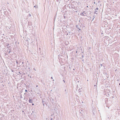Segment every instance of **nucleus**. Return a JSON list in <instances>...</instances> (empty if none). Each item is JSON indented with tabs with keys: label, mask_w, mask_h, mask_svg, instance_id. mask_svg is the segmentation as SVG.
<instances>
[{
	"label": "nucleus",
	"mask_w": 120,
	"mask_h": 120,
	"mask_svg": "<svg viewBox=\"0 0 120 120\" xmlns=\"http://www.w3.org/2000/svg\"><path fill=\"white\" fill-rule=\"evenodd\" d=\"M41 103L43 104V105L44 107L45 104L46 105H47V104H46L45 101L44 99H42Z\"/></svg>",
	"instance_id": "1"
},
{
	"label": "nucleus",
	"mask_w": 120,
	"mask_h": 120,
	"mask_svg": "<svg viewBox=\"0 0 120 120\" xmlns=\"http://www.w3.org/2000/svg\"><path fill=\"white\" fill-rule=\"evenodd\" d=\"M81 27V26L80 25H76V27L78 29H79V30H81V29H80V28Z\"/></svg>",
	"instance_id": "2"
},
{
	"label": "nucleus",
	"mask_w": 120,
	"mask_h": 120,
	"mask_svg": "<svg viewBox=\"0 0 120 120\" xmlns=\"http://www.w3.org/2000/svg\"><path fill=\"white\" fill-rule=\"evenodd\" d=\"M5 10H5L4 9H2L0 11H1V13H2V12L4 13V12H5V11H6Z\"/></svg>",
	"instance_id": "3"
},
{
	"label": "nucleus",
	"mask_w": 120,
	"mask_h": 120,
	"mask_svg": "<svg viewBox=\"0 0 120 120\" xmlns=\"http://www.w3.org/2000/svg\"><path fill=\"white\" fill-rule=\"evenodd\" d=\"M83 16H85L87 15L86 12L85 11H84L83 12Z\"/></svg>",
	"instance_id": "4"
},
{
	"label": "nucleus",
	"mask_w": 120,
	"mask_h": 120,
	"mask_svg": "<svg viewBox=\"0 0 120 120\" xmlns=\"http://www.w3.org/2000/svg\"><path fill=\"white\" fill-rule=\"evenodd\" d=\"M98 8H96L95 9V11L94 12V13L97 14V10H98Z\"/></svg>",
	"instance_id": "5"
},
{
	"label": "nucleus",
	"mask_w": 120,
	"mask_h": 120,
	"mask_svg": "<svg viewBox=\"0 0 120 120\" xmlns=\"http://www.w3.org/2000/svg\"><path fill=\"white\" fill-rule=\"evenodd\" d=\"M29 102L30 103H33V100L32 99H30V98H29Z\"/></svg>",
	"instance_id": "6"
},
{
	"label": "nucleus",
	"mask_w": 120,
	"mask_h": 120,
	"mask_svg": "<svg viewBox=\"0 0 120 120\" xmlns=\"http://www.w3.org/2000/svg\"><path fill=\"white\" fill-rule=\"evenodd\" d=\"M108 37L107 36H105L104 37V38L105 39H107L108 38Z\"/></svg>",
	"instance_id": "7"
},
{
	"label": "nucleus",
	"mask_w": 120,
	"mask_h": 120,
	"mask_svg": "<svg viewBox=\"0 0 120 120\" xmlns=\"http://www.w3.org/2000/svg\"><path fill=\"white\" fill-rule=\"evenodd\" d=\"M92 112L94 114V112H95V111L94 110H92Z\"/></svg>",
	"instance_id": "8"
},
{
	"label": "nucleus",
	"mask_w": 120,
	"mask_h": 120,
	"mask_svg": "<svg viewBox=\"0 0 120 120\" xmlns=\"http://www.w3.org/2000/svg\"><path fill=\"white\" fill-rule=\"evenodd\" d=\"M80 15H82V16H83V12H82V13H81L80 14Z\"/></svg>",
	"instance_id": "9"
},
{
	"label": "nucleus",
	"mask_w": 120,
	"mask_h": 120,
	"mask_svg": "<svg viewBox=\"0 0 120 120\" xmlns=\"http://www.w3.org/2000/svg\"><path fill=\"white\" fill-rule=\"evenodd\" d=\"M52 100H51V99H50V100H51V101H54V99H52Z\"/></svg>",
	"instance_id": "10"
},
{
	"label": "nucleus",
	"mask_w": 120,
	"mask_h": 120,
	"mask_svg": "<svg viewBox=\"0 0 120 120\" xmlns=\"http://www.w3.org/2000/svg\"><path fill=\"white\" fill-rule=\"evenodd\" d=\"M29 17H31V14H29Z\"/></svg>",
	"instance_id": "11"
},
{
	"label": "nucleus",
	"mask_w": 120,
	"mask_h": 120,
	"mask_svg": "<svg viewBox=\"0 0 120 120\" xmlns=\"http://www.w3.org/2000/svg\"><path fill=\"white\" fill-rule=\"evenodd\" d=\"M68 31V32H69V33H71V31Z\"/></svg>",
	"instance_id": "12"
},
{
	"label": "nucleus",
	"mask_w": 120,
	"mask_h": 120,
	"mask_svg": "<svg viewBox=\"0 0 120 120\" xmlns=\"http://www.w3.org/2000/svg\"><path fill=\"white\" fill-rule=\"evenodd\" d=\"M83 57H84V56H83V55H82V57H81V58H82H82H83Z\"/></svg>",
	"instance_id": "13"
},
{
	"label": "nucleus",
	"mask_w": 120,
	"mask_h": 120,
	"mask_svg": "<svg viewBox=\"0 0 120 120\" xmlns=\"http://www.w3.org/2000/svg\"><path fill=\"white\" fill-rule=\"evenodd\" d=\"M6 44V45H7V46L9 45V44H8V43H7Z\"/></svg>",
	"instance_id": "14"
},
{
	"label": "nucleus",
	"mask_w": 120,
	"mask_h": 120,
	"mask_svg": "<svg viewBox=\"0 0 120 120\" xmlns=\"http://www.w3.org/2000/svg\"><path fill=\"white\" fill-rule=\"evenodd\" d=\"M101 67H102V66H103V65L102 64H101Z\"/></svg>",
	"instance_id": "15"
},
{
	"label": "nucleus",
	"mask_w": 120,
	"mask_h": 120,
	"mask_svg": "<svg viewBox=\"0 0 120 120\" xmlns=\"http://www.w3.org/2000/svg\"><path fill=\"white\" fill-rule=\"evenodd\" d=\"M80 89H79V90H78V91L79 92H80Z\"/></svg>",
	"instance_id": "16"
},
{
	"label": "nucleus",
	"mask_w": 120,
	"mask_h": 120,
	"mask_svg": "<svg viewBox=\"0 0 120 120\" xmlns=\"http://www.w3.org/2000/svg\"><path fill=\"white\" fill-rule=\"evenodd\" d=\"M25 91L26 92H27V90H25Z\"/></svg>",
	"instance_id": "17"
},
{
	"label": "nucleus",
	"mask_w": 120,
	"mask_h": 120,
	"mask_svg": "<svg viewBox=\"0 0 120 120\" xmlns=\"http://www.w3.org/2000/svg\"><path fill=\"white\" fill-rule=\"evenodd\" d=\"M34 105V103H32V105Z\"/></svg>",
	"instance_id": "18"
},
{
	"label": "nucleus",
	"mask_w": 120,
	"mask_h": 120,
	"mask_svg": "<svg viewBox=\"0 0 120 120\" xmlns=\"http://www.w3.org/2000/svg\"><path fill=\"white\" fill-rule=\"evenodd\" d=\"M52 118H51L50 120H52Z\"/></svg>",
	"instance_id": "19"
},
{
	"label": "nucleus",
	"mask_w": 120,
	"mask_h": 120,
	"mask_svg": "<svg viewBox=\"0 0 120 120\" xmlns=\"http://www.w3.org/2000/svg\"><path fill=\"white\" fill-rule=\"evenodd\" d=\"M63 81L64 83L65 82V81L64 80H63Z\"/></svg>",
	"instance_id": "20"
},
{
	"label": "nucleus",
	"mask_w": 120,
	"mask_h": 120,
	"mask_svg": "<svg viewBox=\"0 0 120 120\" xmlns=\"http://www.w3.org/2000/svg\"><path fill=\"white\" fill-rule=\"evenodd\" d=\"M51 78L52 79H53V77H51Z\"/></svg>",
	"instance_id": "21"
},
{
	"label": "nucleus",
	"mask_w": 120,
	"mask_h": 120,
	"mask_svg": "<svg viewBox=\"0 0 120 120\" xmlns=\"http://www.w3.org/2000/svg\"><path fill=\"white\" fill-rule=\"evenodd\" d=\"M68 33H67V34H66L67 35H68Z\"/></svg>",
	"instance_id": "22"
},
{
	"label": "nucleus",
	"mask_w": 120,
	"mask_h": 120,
	"mask_svg": "<svg viewBox=\"0 0 120 120\" xmlns=\"http://www.w3.org/2000/svg\"><path fill=\"white\" fill-rule=\"evenodd\" d=\"M64 18H65V16H64Z\"/></svg>",
	"instance_id": "23"
},
{
	"label": "nucleus",
	"mask_w": 120,
	"mask_h": 120,
	"mask_svg": "<svg viewBox=\"0 0 120 120\" xmlns=\"http://www.w3.org/2000/svg\"><path fill=\"white\" fill-rule=\"evenodd\" d=\"M81 112H82V110H81Z\"/></svg>",
	"instance_id": "24"
},
{
	"label": "nucleus",
	"mask_w": 120,
	"mask_h": 120,
	"mask_svg": "<svg viewBox=\"0 0 120 120\" xmlns=\"http://www.w3.org/2000/svg\"><path fill=\"white\" fill-rule=\"evenodd\" d=\"M82 61H84V60L83 59L82 60Z\"/></svg>",
	"instance_id": "25"
},
{
	"label": "nucleus",
	"mask_w": 120,
	"mask_h": 120,
	"mask_svg": "<svg viewBox=\"0 0 120 120\" xmlns=\"http://www.w3.org/2000/svg\"><path fill=\"white\" fill-rule=\"evenodd\" d=\"M10 51L9 52V53H10Z\"/></svg>",
	"instance_id": "26"
},
{
	"label": "nucleus",
	"mask_w": 120,
	"mask_h": 120,
	"mask_svg": "<svg viewBox=\"0 0 120 120\" xmlns=\"http://www.w3.org/2000/svg\"><path fill=\"white\" fill-rule=\"evenodd\" d=\"M36 87H38V85H37L36 86Z\"/></svg>",
	"instance_id": "27"
},
{
	"label": "nucleus",
	"mask_w": 120,
	"mask_h": 120,
	"mask_svg": "<svg viewBox=\"0 0 120 120\" xmlns=\"http://www.w3.org/2000/svg\"><path fill=\"white\" fill-rule=\"evenodd\" d=\"M65 91H66V90H65Z\"/></svg>",
	"instance_id": "28"
},
{
	"label": "nucleus",
	"mask_w": 120,
	"mask_h": 120,
	"mask_svg": "<svg viewBox=\"0 0 120 120\" xmlns=\"http://www.w3.org/2000/svg\"><path fill=\"white\" fill-rule=\"evenodd\" d=\"M26 94V93H25L24 94Z\"/></svg>",
	"instance_id": "29"
},
{
	"label": "nucleus",
	"mask_w": 120,
	"mask_h": 120,
	"mask_svg": "<svg viewBox=\"0 0 120 120\" xmlns=\"http://www.w3.org/2000/svg\"><path fill=\"white\" fill-rule=\"evenodd\" d=\"M22 63L23 64V62H22Z\"/></svg>",
	"instance_id": "30"
},
{
	"label": "nucleus",
	"mask_w": 120,
	"mask_h": 120,
	"mask_svg": "<svg viewBox=\"0 0 120 120\" xmlns=\"http://www.w3.org/2000/svg\"><path fill=\"white\" fill-rule=\"evenodd\" d=\"M22 112H24V111H22Z\"/></svg>",
	"instance_id": "31"
},
{
	"label": "nucleus",
	"mask_w": 120,
	"mask_h": 120,
	"mask_svg": "<svg viewBox=\"0 0 120 120\" xmlns=\"http://www.w3.org/2000/svg\"><path fill=\"white\" fill-rule=\"evenodd\" d=\"M76 53H77V51H76Z\"/></svg>",
	"instance_id": "32"
},
{
	"label": "nucleus",
	"mask_w": 120,
	"mask_h": 120,
	"mask_svg": "<svg viewBox=\"0 0 120 120\" xmlns=\"http://www.w3.org/2000/svg\"><path fill=\"white\" fill-rule=\"evenodd\" d=\"M16 63H18V62H17H17H16Z\"/></svg>",
	"instance_id": "33"
},
{
	"label": "nucleus",
	"mask_w": 120,
	"mask_h": 120,
	"mask_svg": "<svg viewBox=\"0 0 120 120\" xmlns=\"http://www.w3.org/2000/svg\"><path fill=\"white\" fill-rule=\"evenodd\" d=\"M73 70H75V69H73Z\"/></svg>",
	"instance_id": "34"
},
{
	"label": "nucleus",
	"mask_w": 120,
	"mask_h": 120,
	"mask_svg": "<svg viewBox=\"0 0 120 120\" xmlns=\"http://www.w3.org/2000/svg\"><path fill=\"white\" fill-rule=\"evenodd\" d=\"M32 112V113H33V112H34V111H33Z\"/></svg>",
	"instance_id": "35"
},
{
	"label": "nucleus",
	"mask_w": 120,
	"mask_h": 120,
	"mask_svg": "<svg viewBox=\"0 0 120 120\" xmlns=\"http://www.w3.org/2000/svg\"><path fill=\"white\" fill-rule=\"evenodd\" d=\"M54 80H52V81H54Z\"/></svg>",
	"instance_id": "36"
},
{
	"label": "nucleus",
	"mask_w": 120,
	"mask_h": 120,
	"mask_svg": "<svg viewBox=\"0 0 120 120\" xmlns=\"http://www.w3.org/2000/svg\"><path fill=\"white\" fill-rule=\"evenodd\" d=\"M103 34V33H101V34Z\"/></svg>",
	"instance_id": "37"
},
{
	"label": "nucleus",
	"mask_w": 120,
	"mask_h": 120,
	"mask_svg": "<svg viewBox=\"0 0 120 120\" xmlns=\"http://www.w3.org/2000/svg\"><path fill=\"white\" fill-rule=\"evenodd\" d=\"M119 85H120V83H119Z\"/></svg>",
	"instance_id": "38"
},
{
	"label": "nucleus",
	"mask_w": 120,
	"mask_h": 120,
	"mask_svg": "<svg viewBox=\"0 0 120 120\" xmlns=\"http://www.w3.org/2000/svg\"><path fill=\"white\" fill-rule=\"evenodd\" d=\"M35 7V6H34V7Z\"/></svg>",
	"instance_id": "39"
},
{
	"label": "nucleus",
	"mask_w": 120,
	"mask_h": 120,
	"mask_svg": "<svg viewBox=\"0 0 120 120\" xmlns=\"http://www.w3.org/2000/svg\"><path fill=\"white\" fill-rule=\"evenodd\" d=\"M113 97H113V96L112 97V98H113Z\"/></svg>",
	"instance_id": "40"
},
{
	"label": "nucleus",
	"mask_w": 120,
	"mask_h": 120,
	"mask_svg": "<svg viewBox=\"0 0 120 120\" xmlns=\"http://www.w3.org/2000/svg\"><path fill=\"white\" fill-rule=\"evenodd\" d=\"M19 73H20V72H19Z\"/></svg>",
	"instance_id": "41"
},
{
	"label": "nucleus",
	"mask_w": 120,
	"mask_h": 120,
	"mask_svg": "<svg viewBox=\"0 0 120 120\" xmlns=\"http://www.w3.org/2000/svg\"><path fill=\"white\" fill-rule=\"evenodd\" d=\"M87 7H88V6H87Z\"/></svg>",
	"instance_id": "42"
},
{
	"label": "nucleus",
	"mask_w": 120,
	"mask_h": 120,
	"mask_svg": "<svg viewBox=\"0 0 120 120\" xmlns=\"http://www.w3.org/2000/svg\"><path fill=\"white\" fill-rule=\"evenodd\" d=\"M94 86H95V85H94Z\"/></svg>",
	"instance_id": "43"
},
{
	"label": "nucleus",
	"mask_w": 120,
	"mask_h": 120,
	"mask_svg": "<svg viewBox=\"0 0 120 120\" xmlns=\"http://www.w3.org/2000/svg\"><path fill=\"white\" fill-rule=\"evenodd\" d=\"M52 115H51V116H52Z\"/></svg>",
	"instance_id": "44"
}]
</instances>
